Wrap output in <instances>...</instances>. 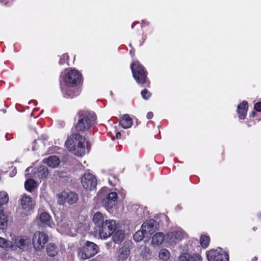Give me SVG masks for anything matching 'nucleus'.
Returning <instances> with one entry per match:
<instances>
[{
	"label": "nucleus",
	"mask_w": 261,
	"mask_h": 261,
	"mask_svg": "<svg viewBox=\"0 0 261 261\" xmlns=\"http://www.w3.org/2000/svg\"><path fill=\"white\" fill-rule=\"evenodd\" d=\"M248 110V103L246 101H243L238 106V114L240 119H244L246 117Z\"/></svg>",
	"instance_id": "22"
},
{
	"label": "nucleus",
	"mask_w": 261,
	"mask_h": 261,
	"mask_svg": "<svg viewBox=\"0 0 261 261\" xmlns=\"http://www.w3.org/2000/svg\"><path fill=\"white\" fill-rule=\"evenodd\" d=\"M38 225L40 226L53 227L54 223L50 216L46 212H42L38 217Z\"/></svg>",
	"instance_id": "17"
},
{
	"label": "nucleus",
	"mask_w": 261,
	"mask_h": 261,
	"mask_svg": "<svg viewBox=\"0 0 261 261\" xmlns=\"http://www.w3.org/2000/svg\"><path fill=\"white\" fill-rule=\"evenodd\" d=\"M58 203L60 204H63L67 202L69 204L75 203L79 199L77 194L70 191H64L59 193L58 196Z\"/></svg>",
	"instance_id": "9"
},
{
	"label": "nucleus",
	"mask_w": 261,
	"mask_h": 261,
	"mask_svg": "<svg viewBox=\"0 0 261 261\" xmlns=\"http://www.w3.org/2000/svg\"><path fill=\"white\" fill-rule=\"evenodd\" d=\"M68 59V55L67 54H63L60 58V64H63Z\"/></svg>",
	"instance_id": "38"
},
{
	"label": "nucleus",
	"mask_w": 261,
	"mask_h": 261,
	"mask_svg": "<svg viewBox=\"0 0 261 261\" xmlns=\"http://www.w3.org/2000/svg\"><path fill=\"white\" fill-rule=\"evenodd\" d=\"M153 114L151 112H149L147 114L146 117L148 119H150L153 117Z\"/></svg>",
	"instance_id": "41"
},
{
	"label": "nucleus",
	"mask_w": 261,
	"mask_h": 261,
	"mask_svg": "<svg viewBox=\"0 0 261 261\" xmlns=\"http://www.w3.org/2000/svg\"><path fill=\"white\" fill-rule=\"evenodd\" d=\"M130 68L136 81L139 84L146 83L147 72L144 67L138 62L135 61L131 64Z\"/></svg>",
	"instance_id": "5"
},
{
	"label": "nucleus",
	"mask_w": 261,
	"mask_h": 261,
	"mask_svg": "<svg viewBox=\"0 0 261 261\" xmlns=\"http://www.w3.org/2000/svg\"><path fill=\"white\" fill-rule=\"evenodd\" d=\"M31 169V167H29L25 170V175L28 176V172L30 171V170Z\"/></svg>",
	"instance_id": "44"
},
{
	"label": "nucleus",
	"mask_w": 261,
	"mask_h": 261,
	"mask_svg": "<svg viewBox=\"0 0 261 261\" xmlns=\"http://www.w3.org/2000/svg\"><path fill=\"white\" fill-rule=\"evenodd\" d=\"M255 112H252V115H255Z\"/></svg>",
	"instance_id": "45"
},
{
	"label": "nucleus",
	"mask_w": 261,
	"mask_h": 261,
	"mask_svg": "<svg viewBox=\"0 0 261 261\" xmlns=\"http://www.w3.org/2000/svg\"><path fill=\"white\" fill-rule=\"evenodd\" d=\"M81 182L85 189L92 190L95 189L97 185V180L93 174L87 173L82 177Z\"/></svg>",
	"instance_id": "11"
},
{
	"label": "nucleus",
	"mask_w": 261,
	"mask_h": 261,
	"mask_svg": "<svg viewBox=\"0 0 261 261\" xmlns=\"http://www.w3.org/2000/svg\"><path fill=\"white\" fill-rule=\"evenodd\" d=\"M254 109L258 112L261 111V102H257L254 106Z\"/></svg>",
	"instance_id": "39"
},
{
	"label": "nucleus",
	"mask_w": 261,
	"mask_h": 261,
	"mask_svg": "<svg viewBox=\"0 0 261 261\" xmlns=\"http://www.w3.org/2000/svg\"><path fill=\"white\" fill-rule=\"evenodd\" d=\"M11 241H8L5 239L0 237V247L8 250H10Z\"/></svg>",
	"instance_id": "34"
},
{
	"label": "nucleus",
	"mask_w": 261,
	"mask_h": 261,
	"mask_svg": "<svg viewBox=\"0 0 261 261\" xmlns=\"http://www.w3.org/2000/svg\"><path fill=\"white\" fill-rule=\"evenodd\" d=\"M135 208L137 210V214L138 216L140 217H142L141 213L143 211V208L141 207H138V208H137V206H135Z\"/></svg>",
	"instance_id": "40"
},
{
	"label": "nucleus",
	"mask_w": 261,
	"mask_h": 261,
	"mask_svg": "<svg viewBox=\"0 0 261 261\" xmlns=\"http://www.w3.org/2000/svg\"><path fill=\"white\" fill-rule=\"evenodd\" d=\"M132 243L126 241L123 246L116 252V259L117 261H125L130 254Z\"/></svg>",
	"instance_id": "12"
},
{
	"label": "nucleus",
	"mask_w": 261,
	"mask_h": 261,
	"mask_svg": "<svg viewBox=\"0 0 261 261\" xmlns=\"http://www.w3.org/2000/svg\"><path fill=\"white\" fill-rule=\"evenodd\" d=\"M96 116L93 113H82L79 115L75 128L77 130L84 132L88 130L95 120Z\"/></svg>",
	"instance_id": "3"
},
{
	"label": "nucleus",
	"mask_w": 261,
	"mask_h": 261,
	"mask_svg": "<svg viewBox=\"0 0 261 261\" xmlns=\"http://www.w3.org/2000/svg\"><path fill=\"white\" fill-rule=\"evenodd\" d=\"M43 162L49 167L54 168L58 166L60 163V160L58 157L55 155H51L49 156L46 159H44Z\"/></svg>",
	"instance_id": "25"
},
{
	"label": "nucleus",
	"mask_w": 261,
	"mask_h": 261,
	"mask_svg": "<svg viewBox=\"0 0 261 261\" xmlns=\"http://www.w3.org/2000/svg\"><path fill=\"white\" fill-rule=\"evenodd\" d=\"M140 256L144 259L148 260L151 256V251H150V249L146 246L144 247L140 252Z\"/></svg>",
	"instance_id": "31"
},
{
	"label": "nucleus",
	"mask_w": 261,
	"mask_h": 261,
	"mask_svg": "<svg viewBox=\"0 0 261 261\" xmlns=\"http://www.w3.org/2000/svg\"><path fill=\"white\" fill-rule=\"evenodd\" d=\"M206 256L208 261H229L228 253L221 248L207 251Z\"/></svg>",
	"instance_id": "8"
},
{
	"label": "nucleus",
	"mask_w": 261,
	"mask_h": 261,
	"mask_svg": "<svg viewBox=\"0 0 261 261\" xmlns=\"http://www.w3.org/2000/svg\"><path fill=\"white\" fill-rule=\"evenodd\" d=\"M155 221L152 219L146 220L141 226V229L143 232L148 237L155 231L156 227L154 225Z\"/></svg>",
	"instance_id": "16"
},
{
	"label": "nucleus",
	"mask_w": 261,
	"mask_h": 261,
	"mask_svg": "<svg viewBox=\"0 0 261 261\" xmlns=\"http://www.w3.org/2000/svg\"><path fill=\"white\" fill-rule=\"evenodd\" d=\"M10 250H16L19 248L22 250H27L30 245L31 241L28 237L25 236H11Z\"/></svg>",
	"instance_id": "6"
},
{
	"label": "nucleus",
	"mask_w": 261,
	"mask_h": 261,
	"mask_svg": "<svg viewBox=\"0 0 261 261\" xmlns=\"http://www.w3.org/2000/svg\"><path fill=\"white\" fill-rule=\"evenodd\" d=\"M16 170L15 168L14 170H13L12 172L10 174V175L12 177L14 175H15L16 174Z\"/></svg>",
	"instance_id": "42"
},
{
	"label": "nucleus",
	"mask_w": 261,
	"mask_h": 261,
	"mask_svg": "<svg viewBox=\"0 0 261 261\" xmlns=\"http://www.w3.org/2000/svg\"><path fill=\"white\" fill-rule=\"evenodd\" d=\"M164 240L165 235L163 232H156L151 238V245L154 247H159L162 244Z\"/></svg>",
	"instance_id": "20"
},
{
	"label": "nucleus",
	"mask_w": 261,
	"mask_h": 261,
	"mask_svg": "<svg viewBox=\"0 0 261 261\" xmlns=\"http://www.w3.org/2000/svg\"><path fill=\"white\" fill-rule=\"evenodd\" d=\"M8 218L7 214H6L3 210L0 209V229H5L8 224Z\"/></svg>",
	"instance_id": "26"
},
{
	"label": "nucleus",
	"mask_w": 261,
	"mask_h": 261,
	"mask_svg": "<svg viewBox=\"0 0 261 261\" xmlns=\"http://www.w3.org/2000/svg\"><path fill=\"white\" fill-rule=\"evenodd\" d=\"M72 226V224L70 222L66 221L65 220H63L61 221L60 223H59L58 229L61 233L73 237L76 234V229L71 228Z\"/></svg>",
	"instance_id": "13"
},
{
	"label": "nucleus",
	"mask_w": 261,
	"mask_h": 261,
	"mask_svg": "<svg viewBox=\"0 0 261 261\" xmlns=\"http://www.w3.org/2000/svg\"><path fill=\"white\" fill-rule=\"evenodd\" d=\"M58 252V247L54 244L50 243L47 245L46 247L47 254L50 256H55Z\"/></svg>",
	"instance_id": "27"
},
{
	"label": "nucleus",
	"mask_w": 261,
	"mask_h": 261,
	"mask_svg": "<svg viewBox=\"0 0 261 261\" xmlns=\"http://www.w3.org/2000/svg\"><path fill=\"white\" fill-rule=\"evenodd\" d=\"M145 237H146V236L141 229V230H138L134 235V239L137 242L141 241Z\"/></svg>",
	"instance_id": "33"
},
{
	"label": "nucleus",
	"mask_w": 261,
	"mask_h": 261,
	"mask_svg": "<svg viewBox=\"0 0 261 261\" xmlns=\"http://www.w3.org/2000/svg\"><path fill=\"white\" fill-rule=\"evenodd\" d=\"M117 224L113 219L106 220L104 224L99 229V235L101 239H106L110 237L116 229Z\"/></svg>",
	"instance_id": "7"
},
{
	"label": "nucleus",
	"mask_w": 261,
	"mask_h": 261,
	"mask_svg": "<svg viewBox=\"0 0 261 261\" xmlns=\"http://www.w3.org/2000/svg\"><path fill=\"white\" fill-rule=\"evenodd\" d=\"M34 172L35 177H38L41 179L46 178L48 175V169L44 166H40L38 168L35 169Z\"/></svg>",
	"instance_id": "24"
},
{
	"label": "nucleus",
	"mask_w": 261,
	"mask_h": 261,
	"mask_svg": "<svg viewBox=\"0 0 261 261\" xmlns=\"http://www.w3.org/2000/svg\"><path fill=\"white\" fill-rule=\"evenodd\" d=\"M179 261H202V259L198 254L186 253L182 254L179 256Z\"/></svg>",
	"instance_id": "21"
},
{
	"label": "nucleus",
	"mask_w": 261,
	"mask_h": 261,
	"mask_svg": "<svg viewBox=\"0 0 261 261\" xmlns=\"http://www.w3.org/2000/svg\"><path fill=\"white\" fill-rule=\"evenodd\" d=\"M184 237L183 232L180 228L173 229L166 234V239L170 244H175L181 240Z\"/></svg>",
	"instance_id": "15"
},
{
	"label": "nucleus",
	"mask_w": 261,
	"mask_h": 261,
	"mask_svg": "<svg viewBox=\"0 0 261 261\" xmlns=\"http://www.w3.org/2000/svg\"><path fill=\"white\" fill-rule=\"evenodd\" d=\"M121 137V134L120 132H117L116 134V137L117 138V139H119Z\"/></svg>",
	"instance_id": "43"
},
{
	"label": "nucleus",
	"mask_w": 261,
	"mask_h": 261,
	"mask_svg": "<svg viewBox=\"0 0 261 261\" xmlns=\"http://www.w3.org/2000/svg\"><path fill=\"white\" fill-rule=\"evenodd\" d=\"M61 89L62 92L64 94L65 97H66V98H70V97L72 98L74 96V95L70 93V92L69 91L68 92V90L63 87V85L62 84H61Z\"/></svg>",
	"instance_id": "35"
},
{
	"label": "nucleus",
	"mask_w": 261,
	"mask_h": 261,
	"mask_svg": "<svg viewBox=\"0 0 261 261\" xmlns=\"http://www.w3.org/2000/svg\"><path fill=\"white\" fill-rule=\"evenodd\" d=\"M141 94L142 97L144 99H148L151 96V94L150 93V92H148V90L146 89H144V90H142L141 92Z\"/></svg>",
	"instance_id": "37"
},
{
	"label": "nucleus",
	"mask_w": 261,
	"mask_h": 261,
	"mask_svg": "<svg viewBox=\"0 0 261 261\" xmlns=\"http://www.w3.org/2000/svg\"><path fill=\"white\" fill-rule=\"evenodd\" d=\"M117 194L116 192H112L107 195L106 197L102 200V204L108 211L116 205L117 202Z\"/></svg>",
	"instance_id": "14"
},
{
	"label": "nucleus",
	"mask_w": 261,
	"mask_h": 261,
	"mask_svg": "<svg viewBox=\"0 0 261 261\" xmlns=\"http://www.w3.org/2000/svg\"><path fill=\"white\" fill-rule=\"evenodd\" d=\"M106 220H108L107 216L100 212L95 213L92 218L93 222L99 228L104 224Z\"/></svg>",
	"instance_id": "19"
},
{
	"label": "nucleus",
	"mask_w": 261,
	"mask_h": 261,
	"mask_svg": "<svg viewBox=\"0 0 261 261\" xmlns=\"http://www.w3.org/2000/svg\"><path fill=\"white\" fill-rule=\"evenodd\" d=\"M210 242V238L208 236L206 235H202L200 239V243L201 246L203 248H206Z\"/></svg>",
	"instance_id": "32"
},
{
	"label": "nucleus",
	"mask_w": 261,
	"mask_h": 261,
	"mask_svg": "<svg viewBox=\"0 0 261 261\" xmlns=\"http://www.w3.org/2000/svg\"><path fill=\"white\" fill-rule=\"evenodd\" d=\"M124 238V232L122 230L116 231L113 236V240L115 243L119 244Z\"/></svg>",
	"instance_id": "28"
},
{
	"label": "nucleus",
	"mask_w": 261,
	"mask_h": 261,
	"mask_svg": "<svg viewBox=\"0 0 261 261\" xmlns=\"http://www.w3.org/2000/svg\"><path fill=\"white\" fill-rule=\"evenodd\" d=\"M65 145L69 151L76 156H82L87 152L85 139L78 134H72L65 142Z\"/></svg>",
	"instance_id": "1"
},
{
	"label": "nucleus",
	"mask_w": 261,
	"mask_h": 261,
	"mask_svg": "<svg viewBox=\"0 0 261 261\" xmlns=\"http://www.w3.org/2000/svg\"><path fill=\"white\" fill-rule=\"evenodd\" d=\"M48 241V235L43 232L37 231L33 237V244L36 250H40Z\"/></svg>",
	"instance_id": "10"
},
{
	"label": "nucleus",
	"mask_w": 261,
	"mask_h": 261,
	"mask_svg": "<svg viewBox=\"0 0 261 261\" xmlns=\"http://www.w3.org/2000/svg\"><path fill=\"white\" fill-rule=\"evenodd\" d=\"M99 251V248L95 243L87 241L78 251L79 256L82 259H87L95 255Z\"/></svg>",
	"instance_id": "4"
},
{
	"label": "nucleus",
	"mask_w": 261,
	"mask_h": 261,
	"mask_svg": "<svg viewBox=\"0 0 261 261\" xmlns=\"http://www.w3.org/2000/svg\"><path fill=\"white\" fill-rule=\"evenodd\" d=\"M159 257L161 259L166 261L169 259L170 253L167 249L163 248L159 252Z\"/></svg>",
	"instance_id": "30"
},
{
	"label": "nucleus",
	"mask_w": 261,
	"mask_h": 261,
	"mask_svg": "<svg viewBox=\"0 0 261 261\" xmlns=\"http://www.w3.org/2000/svg\"><path fill=\"white\" fill-rule=\"evenodd\" d=\"M20 201L21 206L24 211L30 212L33 209V203L30 196L26 194H23L21 196Z\"/></svg>",
	"instance_id": "18"
},
{
	"label": "nucleus",
	"mask_w": 261,
	"mask_h": 261,
	"mask_svg": "<svg viewBox=\"0 0 261 261\" xmlns=\"http://www.w3.org/2000/svg\"><path fill=\"white\" fill-rule=\"evenodd\" d=\"M61 77L66 86L74 87L80 83L82 75L77 70L74 69H70L62 72Z\"/></svg>",
	"instance_id": "2"
},
{
	"label": "nucleus",
	"mask_w": 261,
	"mask_h": 261,
	"mask_svg": "<svg viewBox=\"0 0 261 261\" xmlns=\"http://www.w3.org/2000/svg\"><path fill=\"white\" fill-rule=\"evenodd\" d=\"M133 123V119L128 114L123 115L119 121L120 125L124 129L130 128L132 126Z\"/></svg>",
	"instance_id": "23"
},
{
	"label": "nucleus",
	"mask_w": 261,
	"mask_h": 261,
	"mask_svg": "<svg viewBox=\"0 0 261 261\" xmlns=\"http://www.w3.org/2000/svg\"><path fill=\"white\" fill-rule=\"evenodd\" d=\"M109 182L111 185H115L118 181V179L115 175H110L108 178Z\"/></svg>",
	"instance_id": "36"
},
{
	"label": "nucleus",
	"mask_w": 261,
	"mask_h": 261,
	"mask_svg": "<svg viewBox=\"0 0 261 261\" xmlns=\"http://www.w3.org/2000/svg\"><path fill=\"white\" fill-rule=\"evenodd\" d=\"M26 190L29 192H32L37 187V182L33 179H28L24 184Z\"/></svg>",
	"instance_id": "29"
}]
</instances>
